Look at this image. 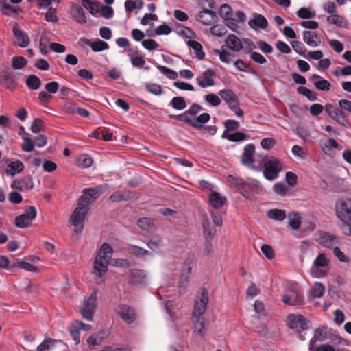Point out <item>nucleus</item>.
Wrapping results in <instances>:
<instances>
[{"instance_id": "nucleus-53", "label": "nucleus", "mask_w": 351, "mask_h": 351, "mask_svg": "<svg viewBox=\"0 0 351 351\" xmlns=\"http://www.w3.org/2000/svg\"><path fill=\"white\" fill-rule=\"evenodd\" d=\"M156 66L162 74L165 75L167 77H168L169 79L175 80L178 77V74L175 71L171 70V69L162 65H156Z\"/></svg>"}, {"instance_id": "nucleus-9", "label": "nucleus", "mask_w": 351, "mask_h": 351, "mask_svg": "<svg viewBox=\"0 0 351 351\" xmlns=\"http://www.w3.org/2000/svg\"><path fill=\"white\" fill-rule=\"evenodd\" d=\"M103 186L98 185L94 188H86L83 190L82 195L79 198L77 204L80 206L88 208L92 200L96 199L102 193Z\"/></svg>"}, {"instance_id": "nucleus-25", "label": "nucleus", "mask_w": 351, "mask_h": 351, "mask_svg": "<svg viewBox=\"0 0 351 351\" xmlns=\"http://www.w3.org/2000/svg\"><path fill=\"white\" fill-rule=\"evenodd\" d=\"M303 40L308 46L315 47L321 44V38L317 33L311 31L303 32Z\"/></svg>"}, {"instance_id": "nucleus-63", "label": "nucleus", "mask_w": 351, "mask_h": 351, "mask_svg": "<svg viewBox=\"0 0 351 351\" xmlns=\"http://www.w3.org/2000/svg\"><path fill=\"white\" fill-rule=\"evenodd\" d=\"M193 269V261L191 258L186 259L185 263L182 267L181 272L182 276H188L191 274Z\"/></svg>"}, {"instance_id": "nucleus-24", "label": "nucleus", "mask_w": 351, "mask_h": 351, "mask_svg": "<svg viewBox=\"0 0 351 351\" xmlns=\"http://www.w3.org/2000/svg\"><path fill=\"white\" fill-rule=\"evenodd\" d=\"M309 80L313 83L315 88L319 90L328 91L330 89V83L317 74H313Z\"/></svg>"}, {"instance_id": "nucleus-17", "label": "nucleus", "mask_w": 351, "mask_h": 351, "mask_svg": "<svg viewBox=\"0 0 351 351\" xmlns=\"http://www.w3.org/2000/svg\"><path fill=\"white\" fill-rule=\"evenodd\" d=\"M282 301L287 305L298 306L303 302V297L298 289H293L282 296Z\"/></svg>"}, {"instance_id": "nucleus-11", "label": "nucleus", "mask_w": 351, "mask_h": 351, "mask_svg": "<svg viewBox=\"0 0 351 351\" xmlns=\"http://www.w3.org/2000/svg\"><path fill=\"white\" fill-rule=\"evenodd\" d=\"M228 180L234 185L237 191L245 198L250 199L252 197L250 182H245L243 178L232 175L228 176Z\"/></svg>"}, {"instance_id": "nucleus-7", "label": "nucleus", "mask_w": 351, "mask_h": 351, "mask_svg": "<svg viewBox=\"0 0 351 351\" xmlns=\"http://www.w3.org/2000/svg\"><path fill=\"white\" fill-rule=\"evenodd\" d=\"M329 261L325 254H319L310 268L311 275L317 278H322L326 274Z\"/></svg>"}, {"instance_id": "nucleus-33", "label": "nucleus", "mask_w": 351, "mask_h": 351, "mask_svg": "<svg viewBox=\"0 0 351 351\" xmlns=\"http://www.w3.org/2000/svg\"><path fill=\"white\" fill-rule=\"evenodd\" d=\"M337 237L330 234L327 232L322 233L320 235L319 243L323 247H332L334 245L338 243Z\"/></svg>"}, {"instance_id": "nucleus-18", "label": "nucleus", "mask_w": 351, "mask_h": 351, "mask_svg": "<svg viewBox=\"0 0 351 351\" xmlns=\"http://www.w3.org/2000/svg\"><path fill=\"white\" fill-rule=\"evenodd\" d=\"M134 198L136 194L131 190L117 191L109 197L112 202H128Z\"/></svg>"}, {"instance_id": "nucleus-58", "label": "nucleus", "mask_w": 351, "mask_h": 351, "mask_svg": "<svg viewBox=\"0 0 351 351\" xmlns=\"http://www.w3.org/2000/svg\"><path fill=\"white\" fill-rule=\"evenodd\" d=\"M128 56L130 57L132 64L134 67L142 68L145 65V60L143 57L134 56L131 53H129Z\"/></svg>"}, {"instance_id": "nucleus-4", "label": "nucleus", "mask_w": 351, "mask_h": 351, "mask_svg": "<svg viewBox=\"0 0 351 351\" xmlns=\"http://www.w3.org/2000/svg\"><path fill=\"white\" fill-rule=\"evenodd\" d=\"M336 215L341 222L343 233L348 236L351 234V199L338 200L335 204Z\"/></svg>"}, {"instance_id": "nucleus-51", "label": "nucleus", "mask_w": 351, "mask_h": 351, "mask_svg": "<svg viewBox=\"0 0 351 351\" xmlns=\"http://www.w3.org/2000/svg\"><path fill=\"white\" fill-rule=\"evenodd\" d=\"M324 286L320 282H315L311 290V295L314 298H320L324 295Z\"/></svg>"}, {"instance_id": "nucleus-36", "label": "nucleus", "mask_w": 351, "mask_h": 351, "mask_svg": "<svg viewBox=\"0 0 351 351\" xmlns=\"http://www.w3.org/2000/svg\"><path fill=\"white\" fill-rule=\"evenodd\" d=\"M219 94L228 106L239 101L237 96L232 90L223 89L220 90Z\"/></svg>"}, {"instance_id": "nucleus-50", "label": "nucleus", "mask_w": 351, "mask_h": 351, "mask_svg": "<svg viewBox=\"0 0 351 351\" xmlns=\"http://www.w3.org/2000/svg\"><path fill=\"white\" fill-rule=\"evenodd\" d=\"M297 15L300 19H311L315 16V12L310 8L302 7L298 10Z\"/></svg>"}, {"instance_id": "nucleus-54", "label": "nucleus", "mask_w": 351, "mask_h": 351, "mask_svg": "<svg viewBox=\"0 0 351 351\" xmlns=\"http://www.w3.org/2000/svg\"><path fill=\"white\" fill-rule=\"evenodd\" d=\"M99 13L102 17L109 19L114 16V12L111 6L100 5Z\"/></svg>"}, {"instance_id": "nucleus-60", "label": "nucleus", "mask_w": 351, "mask_h": 351, "mask_svg": "<svg viewBox=\"0 0 351 351\" xmlns=\"http://www.w3.org/2000/svg\"><path fill=\"white\" fill-rule=\"evenodd\" d=\"M291 45L294 49V51L300 56L303 57H306L305 52L306 51V47L302 44V43L297 40L292 41Z\"/></svg>"}, {"instance_id": "nucleus-34", "label": "nucleus", "mask_w": 351, "mask_h": 351, "mask_svg": "<svg viewBox=\"0 0 351 351\" xmlns=\"http://www.w3.org/2000/svg\"><path fill=\"white\" fill-rule=\"evenodd\" d=\"M147 246L152 251L159 250L162 245V240L158 234H153L149 239L144 241Z\"/></svg>"}, {"instance_id": "nucleus-3", "label": "nucleus", "mask_w": 351, "mask_h": 351, "mask_svg": "<svg viewBox=\"0 0 351 351\" xmlns=\"http://www.w3.org/2000/svg\"><path fill=\"white\" fill-rule=\"evenodd\" d=\"M259 165H261L264 178L269 181L278 178L280 172L283 169V164L279 159L265 155L260 156Z\"/></svg>"}, {"instance_id": "nucleus-20", "label": "nucleus", "mask_w": 351, "mask_h": 351, "mask_svg": "<svg viewBox=\"0 0 351 351\" xmlns=\"http://www.w3.org/2000/svg\"><path fill=\"white\" fill-rule=\"evenodd\" d=\"M117 313L128 324L132 323L136 318L134 309L126 304H120L118 306Z\"/></svg>"}, {"instance_id": "nucleus-45", "label": "nucleus", "mask_w": 351, "mask_h": 351, "mask_svg": "<svg viewBox=\"0 0 351 351\" xmlns=\"http://www.w3.org/2000/svg\"><path fill=\"white\" fill-rule=\"evenodd\" d=\"M26 85L31 90H38L41 85V82L36 75H30L26 80Z\"/></svg>"}, {"instance_id": "nucleus-49", "label": "nucleus", "mask_w": 351, "mask_h": 351, "mask_svg": "<svg viewBox=\"0 0 351 351\" xmlns=\"http://www.w3.org/2000/svg\"><path fill=\"white\" fill-rule=\"evenodd\" d=\"M171 106L178 110H182L186 106L184 98L182 97H175L171 101Z\"/></svg>"}, {"instance_id": "nucleus-40", "label": "nucleus", "mask_w": 351, "mask_h": 351, "mask_svg": "<svg viewBox=\"0 0 351 351\" xmlns=\"http://www.w3.org/2000/svg\"><path fill=\"white\" fill-rule=\"evenodd\" d=\"M289 226L293 230H298L301 225V216L299 213H290L288 215Z\"/></svg>"}, {"instance_id": "nucleus-52", "label": "nucleus", "mask_w": 351, "mask_h": 351, "mask_svg": "<svg viewBox=\"0 0 351 351\" xmlns=\"http://www.w3.org/2000/svg\"><path fill=\"white\" fill-rule=\"evenodd\" d=\"M137 225L145 230H151L154 227L152 220L148 217H142L138 219Z\"/></svg>"}, {"instance_id": "nucleus-21", "label": "nucleus", "mask_w": 351, "mask_h": 351, "mask_svg": "<svg viewBox=\"0 0 351 351\" xmlns=\"http://www.w3.org/2000/svg\"><path fill=\"white\" fill-rule=\"evenodd\" d=\"M326 328L324 326H320L316 328L314 331V335L311 339L309 342V350L312 351L317 342L324 341L327 339Z\"/></svg>"}, {"instance_id": "nucleus-29", "label": "nucleus", "mask_w": 351, "mask_h": 351, "mask_svg": "<svg viewBox=\"0 0 351 351\" xmlns=\"http://www.w3.org/2000/svg\"><path fill=\"white\" fill-rule=\"evenodd\" d=\"M227 199L218 192H213L209 196V202L213 208L218 209L226 203Z\"/></svg>"}, {"instance_id": "nucleus-31", "label": "nucleus", "mask_w": 351, "mask_h": 351, "mask_svg": "<svg viewBox=\"0 0 351 351\" xmlns=\"http://www.w3.org/2000/svg\"><path fill=\"white\" fill-rule=\"evenodd\" d=\"M326 21L329 24L335 25L341 28L348 27V21L344 16L338 14H334L329 15L326 17Z\"/></svg>"}, {"instance_id": "nucleus-8", "label": "nucleus", "mask_w": 351, "mask_h": 351, "mask_svg": "<svg viewBox=\"0 0 351 351\" xmlns=\"http://www.w3.org/2000/svg\"><path fill=\"white\" fill-rule=\"evenodd\" d=\"M36 215L37 211L34 206H27L24 213L15 218L16 226L21 228L28 227L36 218Z\"/></svg>"}, {"instance_id": "nucleus-59", "label": "nucleus", "mask_w": 351, "mask_h": 351, "mask_svg": "<svg viewBox=\"0 0 351 351\" xmlns=\"http://www.w3.org/2000/svg\"><path fill=\"white\" fill-rule=\"evenodd\" d=\"M223 47V45L221 49H215L214 52L219 56L221 62L229 63L230 62V54Z\"/></svg>"}, {"instance_id": "nucleus-16", "label": "nucleus", "mask_w": 351, "mask_h": 351, "mask_svg": "<svg viewBox=\"0 0 351 351\" xmlns=\"http://www.w3.org/2000/svg\"><path fill=\"white\" fill-rule=\"evenodd\" d=\"M215 72L212 69H207L196 77L197 84L202 88H206L215 85L213 77Z\"/></svg>"}, {"instance_id": "nucleus-39", "label": "nucleus", "mask_w": 351, "mask_h": 351, "mask_svg": "<svg viewBox=\"0 0 351 351\" xmlns=\"http://www.w3.org/2000/svg\"><path fill=\"white\" fill-rule=\"evenodd\" d=\"M187 45L190 48L193 49L196 57L199 60H202L204 58L205 53L202 50V45L199 42L194 40H189L187 42Z\"/></svg>"}, {"instance_id": "nucleus-15", "label": "nucleus", "mask_w": 351, "mask_h": 351, "mask_svg": "<svg viewBox=\"0 0 351 351\" xmlns=\"http://www.w3.org/2000/svg\"><path fill=\"white\" fill-rule=\"evenodd\" d=\"M129 283L135 286H144L147 284V273L142 269H132L130 270Z\"/></svg>"}, {"instance_id": "nucleus-12", "label": "nucleus", "mask_w": 351, "mask_h": 351, "mask_svg": "<svg viewBox=\"0 0 351 351\" xmlns=\"http://www.w3.org/2000/svg\"><path fill=\"white\" fill-rule=\"evenodd\" d=\"M287 325L298 332L305 330L308 328L306 319L303 315L291 314L287 317Z\"/></svg>"}, {"instance_id": "nucleus-14", "label": "nucleus", "mask_w": 351, "mask_h": 351, "mask_svg": "<svg viewBox=\"0 0 351 351\" xmlns=\"http://www.w3.org/2000/svg\"><path fill=\"white\" fill-rule=\"evenodd\" d=\"M108 261H101L100 259L95 258L94 261L93 274L95 276V282L101 285L104 282V276L108 271Z\"/></svg>"}, {"instance_id": "nucleus-1", "label": "nucleus", "mask_w": 351, "mask_h": 351, "mask_svg": "<svg viewBox=\"0 0 351 351\" xmlns=\"http://www.w3.org/2000/svg\"><path fill=\"white\" fill-rule=\"evenodd\" d=\"M203 110L199 105L193 104L184 113L178 115L169 114L168 117L169 119L183 122L197 130H201L204 128V125L210 119V115L207 112L198 115V113Z\"/></svg>"}, {"instance_id": "nucleus-32", "label": "nucleus", "mask_w": 351, "mask_h": 351, "mask_svg": "<svg viewBox=\"0 0 351 351\" xmlns=\"http://www.w3.org/2000/svg\"><path fill=\"white\" fill-rule=\"evenodd\" d=\"M128 252L140 258H145L147 256H151L152 252L137 245L129 244L128 246Z\"/></svg>"}, {"instance_id": "nucleus-56", "label": "nucleus", "mask_w": 351, "mask_h": 351, "mask_svg": "<svg viewBox=\"0 0 351 351\" xmlns=\"http://www.w3.org/2000/svg\"><path fill=\"white\" fill-rule=\"evenodd\" d=\"M27 64V60L22 56H14L12 59V66L14 69H21Z\"/></svg>"}, {"instance_id": "nucleus-47", "label": "nucleus", "mask_w": 351, "mask_h": 351, "mask_svg": "<svg viewBox=\"0 0 351 351\" xmlns=\"http://www.w3.org/2000/svg\"><path fill=\"white\" fill-rule=\"evenodd\" d=\"M224 131L223 134H231L232 132L237 131L239 128V123L237 121L229 119L224 123Z\"/></svg>"}, {"instance_id": "nucleus-61", "label": "nucleus", "mask_w": 351, "mask_h": 351, "mask_svg": "<svg viewBox=\"0 0 351 351\" xmlns=\"http://www.w3.org/2000/svg\"><path fill=\"white\" fill-rule=\"evenodd\" d=\"M146 90L154 95H160L162 93V88L160 85L157 84H146Z\"/></svg>"}, {"instance_id": "nucleus-19", "label": "nucleus", "mask_w": 351, "mask_h": 351, "mask_svg": "<svg viewBox=\"0 0 351 351\" xmlns=\"http://www.w3.org/2000/svg\"><path fill=\"white\" fill-rule=\"evenodd\" d=\"M14 36L16 39V45L21 48L27 47L30 43L29 38L26 32L16 25L12 28Z\"/></svg>"}, {"instance_id": "nucleus-26", "label": "nucleus", "mask_w": 351, "mask_h": 351, "mask_svg": "<svg viewBox=\"0 0 351 351\" xmlns=\"http://www.w3.org/2000/svg\"><path fill=\"white\" fill-rule=\"evenodd\" d=\"M226 46L234 51H239L243 48L242 43L239 37L234 34H229L226 40Z\"/></svg>"}, {"instance_id": "nucleus-35", "label": "nucleus", "mask_w": 351, "mask_h": 351, "mask_svg": "<svg viewBox=\"0 0 351 351\" xmlns=\"http://www.w3.org/2000/svg\"><path fill=\"white\" fill-rule=\"evenodd\" d=\"M82 6L93 16L99 13L100 3L93 0H82Z\"/></svg>"}, {"instance_id": "nucleus-44", "label": "nucleus", "mask_w": 351, "mask_h": 351, "mask_svg": "<svg viewBox=\"0 0 351 351\" xmlns=\"http://www.w3.org/2000/svg\"><path fill=\"white\" fill-rule=\"evenodd\" d=\"M93 158L87 154L80 155L76 160V165L82 168H87L92 165Z\"/></svg>"}, {"instance_id": "nucleus-55", "label": "nucleus", "mask_w": 351, "mask_h": 351, "mask_svg": "<svg viewBox=\"0 0 351 351\" xmlns=\"http://www.w3.org/2000/svg\"><path fill=\"white\" fill-rule=\"evenodd\" d=\"M21 149L25 152H31L34 151V143L32 140L31 136L23 137V143L21 145Z\"/></svg>"}, {"instance_id": "nucleus-27", "label": "nucleus", "mask_w": 351, "mask_h": 351, "mask_svg": "<svg viewBox=\"0 0 351 351\" xmlns=\"http://www.w3.org/2000/svg\"><path fill=\"white\" fill-rule=\"evenodd\" d=\"M81 40L84 42L85 45L90 46L91 49L95 52L102 51L109 48V45L106 42L99 39L94 42L87 38H82Z\"/></svg>"}, {"instance_id": "nucleus-6", "label": "nucleus", "mask_w": 351, "mask_h": 351, "mask_svg": "<svg viewBox=\"0 0 351 351\" xmlns=\"http://www.w3.org/2000/svg\"><path fill=\"white\" fill-rule=\"evenodd\" d=\"M88 210L89 208L80 206L77 204V206L71 215L70 222L74 226L75 232L77 234L82 232L84 228L85 218Z\"/></svg>"}, {"instance_id": "nucleus-22", "label": "nucleus", "mask_w": 351, "mask_h": 351, "mask_svg": "<svg viewBox=\"0 0 351 351\" xmlns=\"http://www.w3.org/2000/svg\"><path fill=\"white\" fill-rule=\"evenodd\" d=\"M12 188L19 190H30L34 187L32 178L30 176H25L20 179L13 181L11 184Z\"/></svg>"}, {"instance_id": "nucleus-46", "label": "nucleus", "mask_w": 351, "mask_h": 351, "mask_svg": "<svg viewBox=\"0 0 351 351\" xmlns=\"http://www.w3.org/2000/svg\"><path fill=\"white\" fill-rule=\"evenodd\" d=\"M298 93L305 96L308 100L314 101L317 99V94L314 91L305 86H299L297 88Z\"/></svg>"}, {"instance_id": "nucleus-48", "label": "nucleus", "mask_w": 351, "mask_h": 351, "mask_svg": "<svg viewBox=\"0 0 351 351\" xmlns=\"http://www.w3.org/2000/svg\"><path fill=\"white\" fill-rule=\"evenodd\" d=\"M219 16L224 20L230 19L232 16V9L230 5L224 3L221 5L219 10Z\"/></svg>"}, {"instance_id": "nucleus-10", "label": "nucleus", "mask_w": 351, "mask_h": 351, "mask_svg": "<svg viewBox=\"0 0 351 351\" xmlns=\"http://www.w3.org/2000/svg\"><path fill=\"white\" fill-rule=\"evenodd\" d=\"M97 306V291H94L84 301V306L80 311L82 317L88 321H92Z\"/></svg>"}, {"instance_id": "nucleus-62", "label": "nucleus", "mask_w": 351, "mask_h": 351, "mask_svg": "<svg viewBox=\"0 0 351 351\" xmlns=\"http://www.w3.org/2000/svg\"><path fill=\"white\" fill-rule=\"evenodd\" d=\"M210 32L216 36L221 37L226 33V28L221 25H215L210 28Z\"/></svg>"}, {"instance_id": "nucleus-43", "label": "nucleus", "mask_w": 351, "mask_h": 351, "mask_svg": "<svg viewBox=\"0 0 351 351\" xmlns=\"http://www.w3.org/2000/svg\"><path fill=\"white\" fill-rule=\"evenodd\" d=\"M104 332H99L90 335L87 339V344L89 347H93L99 345L104 339Z\"/></svg>"}, {"instance_id": "nucleus-38", "label": "nucleus", "mask_w": 351, "mask_h": 351, "mask_svg": "<svg viewBox=\"0 0 351 351\" xmlns=\"http://www.w3.org/2000/svg\"><path fill=\"white\" fill-rule=\"evenodd\" d=\"M221 138L231 142H241L247 139V135L241 132H236L231 134H222Z\"/></svg>"}, {"instance_id": "nucleus-5", "label": "nucleus", "mask_w": 351, "mask_h": 351, "mask_svg": "<svg viewBox=\"0 0 351 351\" xmlns=\"http://www.w3.org/2000/svg\"><path fill=\"white\" fill-rule=\"evenodd\" d=\"M255 147L253 144H247L244 148V152L241 156V162L246 167L260 172L261 171V165H259V159L261 155H258L256 158L254 157Z\"/></svg>"}, {"instance_id": "nucleus-37", "label": "nucleus", "mask_w": 351, "mask_h": 351, "mask_svg": "<svg viewBox=\"0 0 351 351\" xmlns=\"http://www.w3.org/2000/svg\"><path fill=\"white\" fill-rule=\"evenodd\" d=\"M24 169V165L19 160L10 162L6 169V172L8 175L14 176L16 174L21 173Z\"/></svg>"}, {"instance_id": "nucleus-13", "label": "nucleus", "mask_w": 351, "mask_h": 351, "mask_svg": "<svg viewBox=\"0 0 351 351\" xmlns=\"http://www.w3.org/2000/svg\"><path fill=\"white\" fill-rule=\"evenodd\" d=\"M195 19L204 25H210L218 20L216 13L206 8H202V10L196 14Z\"/></svg>"}, {"instance_id": "nucleus-42", "label": "nucleus", "mask_w": 351, "mask_h": 351, "mask_svg": "<svg viewBox=\"0 0 351 351\" xmlns=\"http://www.w3.org/2000/svg\"><path fill=\"white\" fill-rule=\"evenodd\" d=\"M267 216L275 221H282L286 217V213L283 210L274 208L267 212Z\"/></svg>"}, {"instance_id": "nucleus-2", "label": "nucleus", "mask_w": 351, "mask_h": 351, "mask_svg": "<svg viewBox=\"0 0 351 351\" xmlns=\"http://www.w3.org/2000/svg\"><path fill=\"white\" fill-rule=\"evenodd\" d=\"M208 303V292L205 288H202L196 294L194 302V311L192 321L193 332L201 334L204 329V317Z\"/></svg>"}, {"instance_id": "nucleus-23", "label": "nucleus", "mask_w": 351, "mask_h": 351, "mask_svg": "<svg viewBox=\"0 0 351 351\" xmlns=\"http://www.w3.org/2000/svg\"><path fill=\"white\" fill-rule=\"evenodd\" d=\"M248 25L254 29H265L268 26V22L263 15L261 14H254L253 19L248 21Z\"/></svg>"}, {"instance_id": "nucleus-28", "label": "nucleus", "mask_w": 351, "mask_h": 351, "mask_svg": "<svg viewBox=\"0 0 351 351\" xmlns=\"http://www.w3.org/2000/svg\"><path fill=\"white\" fill-rule=\"evenodd\" d=\"M83 8L82 5L77 4L73 5L71 9L72 17L80 24H84L87 21Z\"/></svg>"}, {"instance_id": "nucleus-64", "label": "nucleus", "mask_w": 351, "mask_h": 351, "mask_svg": "<svg viewBox=\"0 0 351 351\" xmlns=\"http://www.w3.org/2000/svg\"><path fill=\"white\" fill-rule=\"evenodd\" d=\"M55 340L53 339H45L36 348V351H47L54 345Z\"/></svg>"}, {"instance_id": "nucleus-57", "label": "nucleus", "mask_w": 351, "mask_h": 351, "mask_svg": "<svg viewBox=\"0 0 351 351\" xmlns=\"http://www.w3.org/2000/svg\"><path fill=\"white\" fill-rule=\"evenodd\" d=\"M205 100L211 106H218L221 104V100L219 97L214 93H209L204 97Z\"/></svg>"}, {"instance_id": "nucleus-41", "label": "nucleus", "mask_w": 351, "mask_h": 351, "mask_svg": "<svg viewBox=\"0 0 351 351\" xmlns=\"http://www.w3.org/2000/svg\"><path fill=\"white\" fill-rule=\"evenodd\" d=\"M332 119L337 122L339 125L343 126H348L349 125L348 121L346 118L344 112L339 109H337L336 112L330 117Z\"/></svg>"}, {"instance_id": "nucleus-30", "label": "nucleus", "mask_w": 351, "mask_h": 351, "mask_svg": "<svg viewBox=\"0 0 351 351\" xmlns=\"http://www.w3.org/2000/svg\"><path fill=\"white\" fill-rule=\"evenodd\" d=\"M113 253L112 247L107 243H104L100 247L95 258L100 259L101 261H108Z\"/></svg>"}]
</instances>
